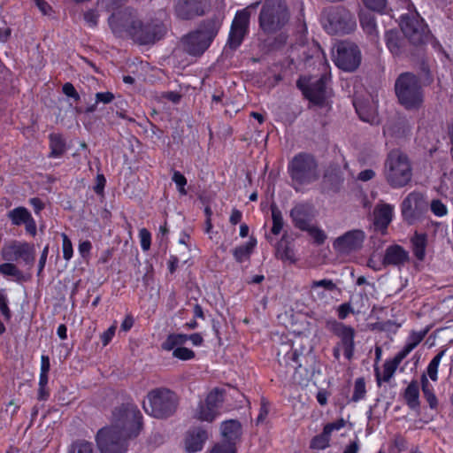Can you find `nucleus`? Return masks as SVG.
Wrapping results in <instances>:
<instances>
[{
    "mask_svg": "<svg viewBox=\"0 0 453 453\" xmlns=\"http://www.w3.org/2000/svg\"><path fill=\"white\" fill-rule=\"evenodd\" d=\"M409 253L402 246L395 244L387 248L384 257V265H403L409 261Z\"/></svg>",
    "mask_w": 453,
    "mask_h": 453,
    "instance_id": "obj_25",
    "label": "nucleus"
},
{
    "mask_svg": "<svg viewBox=\"0 0 453 453\" xmlns=\"http://www.w3.org/2000/svg\"><path fill=\"white\" fill-rule=\"evenodd\" d=\"M224 401L222 391L218 388L208 393L204 401H201L196 411L195 417L198 420L211 423L219 415V410Z\"/></svg>",
    "mask_w": 453,
    "mask_h": 453,
    "instance_id": "obj_11",
    "label": "nucleus"
},
{
    "mask_svg": "<svg viewBox=\"0 0 453 453\" xmlns=\"http://www.w3.org/2000/svg\"><path fill=\"white\" fill-rule=\"evenodd\" d=\"M62 91L66 96L73 98L76 102L81 98L76 88L71 82H65L62 87Z\"/></svg>",
    "mask_w": 453,
    "mask_h": 453,
    "instance_id": "obj_58",
    "label": "nucleus"
},
{
    "mask_svg": "<svg viewBox=\"0 0 453 453\" xmlns=\"http://www.w3.org/2000/svg\"><path fill=\"white\" fill-rule=\"evenodd\" d=\"M330 82L331 75L328 73H323L318 79L301 75L296 81V87L311 104L322 108L333 95Z\"/></svg>",
    "mask_w": 453,
    "mask_h": 453,
    "instance_id": "obj_4",
    "label": "nucleus"
},
{
    "mask_svg": "<svg viewBox=\"0 0 453 453\" xmlns=\"http://www.w3.org/2000/svg\"><path fill=\"white\" fill-rule=\"evenodd\" d=\"M178 404L177 394L167 388L161 387L149 391L143 408L154 418H166L175 413Z\"/></svg>",
    "mask_w": 453,
    "mask_h": 453,
    "instance_id": "obj_5",
    "label": "nucleus"
},
{
    "mask_svg": "<svg viewBox=\"0 0 453 453\" xmlns=\"http://www.w3.org/2000/svg\"><path fill=\"white\" fill-rule=\"evenodd\" d=\"M395 95L399 103L406 110L418 109L424 101V93L419 79L411 73L398 76L395 84Z\"/></svg>",
    "mask_w": 453,
    "mask_h": 453,
    "instance_id": "obj_6",
    "label": "nucleus"
},
{
    "mask_svg": "<svg viewBox=\"0 0 453 453\" xmlns=\"http://www.w3.org/2000/svg\"><path fill=\"white\" fill-rule=\"evenodd\" d=\"M443 355L444 351H440L432 358V360L427 365V374L429 378L434 381H436L438 380V367L440 365Z\"/></svg>",
    "mask_w": 453,
    "mask_h": 453,
    "instance_id": "obj_42",
    "label": "nucleus"
},
{
    "mask_svg": "<svg viewBox=\"0 0 453 453\" xmlns=\"http://www.w3.org/2000/svg\"><path fill=\"white\" fill-rule=\"evenodd\" d=\"M394 207L389 203L378 205L374 210V225L380 229H387L393 219Z\"/></svg>",
    "mask_w": 453,
    "mask_h": 453,
    "instance_id": "obj_27",
    "label": "nucleus"
},
{
    "mask_svg": "<svg viewBox=\"0 0 453 453\" xmlns=\"http://www.w3.org/2000/svg\"><path fill=\"white\" fill-rule=\"evenodd\" d=\"M430 209L437 217H443L448 213L447 206L440 199L432 200Z\"/></svg>",
    "mask_w": 453,
    "mask_h": 453,
    "instance_id": "obj_53",
    "label": "nucleus"
},
{
    "mask_svg": "<svg viewBox=\"0 0 453 453\" xmlns=\"http://www.w3.org/2000/svg\"><path fill=\"white\" fill-rule=\"evenodd\" d=\"M304 231L308 232L316 245H322L326 239L325 232L317 226L310 225Z\"/></svg>",
    "mask_w": 453,
    "mask_h": 453,
    "instance_id": "obj_46",
    "label": "nucleus"
},
{
    "mask_svg": "<svg viewBox=\"0 0 453 453\" xmlns=\"http://www.w3.org/2000/svg\"><path fill=\"white\" fill-rule=\"evenodd\" d=\"M237 449H234L233 446L216 444L210 453H236Z\"/></svg>",
    "mask_w": 453,
    "mask_h": 453,
    "instance_id": "obj_64",
    "label": "nucleus"
},
{
    "mask_svg": "<svg viewBox=\"0 0 453 453\" xmlns=\"http://www.w3.org/2000/svg\"><path fill=\"white\" fill-rule=\"evenodd\" d=\"M207 438V431L202 427H194L188 430L185 437L186 450L188 453L201 451Z\"/></svg>",
    "mask_w": 453,
    "mask_h": 453,
    "instance_id": "obj_24",
    "label": "nucleus"
},
{
    "mask_svg": "<svg viewBox=\"0 0 453 453\" xmlns=\"http://www.w3.org/2000/svg\"><path fill=\"white\" fill-rule=\"evenodd\" d=\"M327 329L340 339L338 344L343 349L344 357L351 360L355 353V329L335 319L327 322Z\"/></svg>",
    "mask_w": 453,
    "mask_h": 453,
    "instance_id": "obj_12",
    "label": "nucleus"
},
{
    "mask_svg": "<svg viewBox=\"0 0 453 453\" xmlns=\"http://www.w3.org/2000/svg\"><path fill=\"white\" fill-rule=\"evenodd\" d=\"M187 342L186 334H170L166 339L162 342V349L171 351L178 347H181Z\"/></svg>",
    "mask_w": 453,
    "mask_h": 453,
    "instance_id": "obj_37",
    "label": "nucleus"
},
{
    "mask_svg": "<svg viewBox=\"0 0 453 453\" xmlns=\"http://www.w3.org/2000/svg\"><path fill=\"white\" fill-rule=\"evenodd\" d=\"M399 363L395 359H387L383 365V372L382 375L378 367H375V379L378 387L382 385V382H388L390 379L394 376L397 367L399 366Z\"/></svg>",
    "mask_w": 453,
    "mask_h": 453,
    "instance_id": "obj_31",
    "label": "nucleus"
},
{
    "mask_svg": "<svg viewBox=\"0 0 453 453\" xmlns=\"http://www.w3.org/2000/svg\"><path fill=\"white\" fill-rule=\"evenodd\" d=\"M175 16L181 20H191L205 15L211 9V0H175Z\"/></svg>",
    "mask_w": 453,
    "mask_h": 453,
    "instance_id": "obj_15",
    "label": "nucleus"
},
{
    "mask_svg": "<svg viewBox=\"0 0 453 453\" xmlns=\"http://www.w3.org/2000/svg\"><path fill=\"white\" fill-rule=\"evenodd\" d=\"M346 426V421L343 418L337 419L334 422L327 423L324 426L323 429L326 431V434H328L330 436L334 431H339Z\"/></svg>",
    "mask_w": 453,
    "mask_h": 453,
    "instance_id": "obj_56",
    "label": "nucleus"
},
{
    "mask_svg": "<svg viewBox=\"0 0 453 453\" xmlns=\"http://www.w3.org/2000/svg\"><path fill=\"white\" fill-rule=\"evenodd\" d=\"M106 185V178L103 173H97L94 191L97 195H103Z\"/></svg>",
    "mask_w": 453,
    "mask_h": 453,
    "instance_id": "obj_61",
    "label": "nucleus"
},
{
    "mask_svg": "<svg viewBox=\"0 0 453 453\" xmlns=\"http://www.w3.org/2000/svg\"><path fill=\"white\" fill-rule=\"evenodd\" d=\"M365 234L363 230L354 229L337 237L333 242L334 249L340 253H349L359 250L365 241Z\"/></svg>",
    "mask_w": 453,
    "mask_h": 453,
    "instance_id": "obj_19",
    "label": "nucleus"
},
{
    "mask_svg": "<svg viewBox=\"0 0 453 453\" xmlns=\"http://www.w3.org/2000/svg\"><path fill=\"white\" fill-rule=\"evenodd\" d=\"M429 331V328H426L422 331H411L407 337L406 343L412 345V348L415 349L426 337Z\"/></svg>",
    "mask_w": 453,
    "mask_h": 453,
    "instance_id": "obj_48",
    "label": "nucleus"
},
{
    "mask_svg": "<svg viewBox=\"0 0 453 453\" xmlns=\"http://www.w3.org/2000/svg\"><path fill=\"white\" fill-rule=\"evenodd\" d=\"M412 345H410L409 343L404 344L403 349L398 351L393 358H395L399 364L402 363V361L413 350Z\"/></svg>",
    "mask_w": 453,
    "mask_h": 453,
    "instance_id": "obj_63",
    "label": "nucleus"
},
{
    "mask_svg": "<svg viewBox=\"0 0 453 453\" xmlns=\"http://www.w3.org/2000/svg\"><path fill=\"white\" fill-rule=\"evenodd\" d=\"M269 413V403L265 397L261 399V404L259 409L258 416L256 419V425L258 426L265 422Z\"/></svg>",
    "mask_w": 453,
    "mask_h": 453,
    "instance_id": "obj_55",
    "label": "nucleus"
},
{
    "mask_svg": "<svg viewBox=\"0 0 453 453\" xmlns=\"http://www.w3.org/2000/svg\"><path fill=\"white\" fill-rule=\"evenodd\" d=\"M384 176L392 188L407 186L412 178V167L407 155L400 150H391L385 161Z\"/></svg>",
    "mask_w": 453,
    "mask_h": 453,
    "instance_id": "obj_2",
    "label": "nucleus"
},
{
    "mask_svg": "<svg viewBox=\"0 0 453 453\" xmlns=\"http://www.w3.org/2000/svg\"><path fill=\"white\" fill-rule=\"evenodd\" d=\"M296 227L305 230L311 224L314 218V207L309 203H299L290 212Z\"/></svg>",
    "mask_w": 453,
    "mask_h": 453,
    "instance_id": "obj_22",
    "label": "nucleus"
},
{
    "mask_svg": "<svg viewBox=\"0 0 453 453\" xmlns=\"http://www.w3.org/2000/svg\"><path fill=\"white\" fill-rule=\"evenodd\" d=\"M353 105L361 120L371 124L378 122L377 112L368 102L355 99L353 101Z\"/></svg>",
    "mask_w": 453,
    "mask_h": 453,
    "instance_id": "obj_28",
    "label": "nucleus"
},
{
    "mask_svg": "<svg viewBox=\"0 0 453 453\" xmlns=\"http://www.w3.org/2000/svg\"><path fill=\"white\" fill-rule=\"evenodd\" d=\"M412 252L415 257L423 261L426 256V237L425 234H418L411 239Z\"/></svg>",
    "mask_w": 453,
    "mask_h": 453,
    "instance_id": "obj_38",
    "label": "nucleus"
},
{
    "mask_svg": "<svg viewBox=\"0 0 453 453\" xmlns=\"http://www.w3.org/2000/svg\"><path fill=\"white\" fill-rule=\"evenodd\" d=\"M163 36V27L153 23H143L137 19L128 37L140 45L154 43Z\"/></svg>",
    "mask_w": 453,
    "mask_h": 453,
    "instance_id": "obj_16",
    "label": "nucleus"
},
{
    "mask_svg": "<svg viewBox=\"0 0 453 453\" xmlns=\"http://www.w3.org/2000/svg\"><path fill=\"white\" fill-rule=\"evenodd\" d=\"M115 332L116 326L112 325L100 335V339L104 347L107 346L111 342L115 335Z\"/></svg>",
    "mask_w": 453,
    "mask_h": 453,
    "instance_id": "obj_59",
    "label": "nucleus"
},
{
    "mask_svg": "<svg viewBox=\"0 0 453 453\" xmlns=\"http://www.w3.org/2000/svg\"><path fill=\"white\" fill-rule=\"evenodd\" d=\"M61 238L63 258L65 261H70L71 258L73 257V248L72 241L65 233L61 234Z\"/></svg>",
    "mask_w": 453,
    "mask_h": 453,
    "instance_id": "obj_47",
    "label": "nucleus"
},
{
    "mask_svg": "<svg viewBox=\"0 0 453 453\" xmlns=\"http://www.w3.org/2000/svg\"><path fill=\"white\" fill-rule=\"evenodd\" d=\"M311 288H323L326 290L333 291L336 288L335 283L329 279H323L319 280H313L311 285Z\"/></svg>",
    "mask_w": 453,
    "mask_h": 453,
    "instance_id": "obj_57",
    "label": "nucleus"
},
{
    "mask_svg": "<svg viewBox=\"0 0 453 453\" xmlns=\"http://www.w3.org/2000/svg\"><path fill=\"white\" fill-rule=\"evenodd\" d=\"M7 218L12 226H24L26 233L35 237L37 234V225L31 212L24 206H18L7 212Z\"/></svg>",
    "mask_w": 453,
    "mask_h": 453,
    "instance_id": "obj_20",
    "label": "nucleus"
},
{
    "mask_svg": "<svg viewBox=\"0 0 453 453\" xmlns=\"http://www.w3.org/2000/svg\"><path fill=\"white\" fill-rule=\"evenodd\" d=\"M403 396L410 409L416 410L419 407V385L417 380L411 381L404 389Z\"/></svg>",
    "mask_w": 453,
    "mask_h": 453,
    "instance_id": "obj_32",
    "label": "nucleus"
},
{
    "mask_svg": "<svg viewBox=\"0 0 453 453\" xmlns=\"http://www.w3.org/2000/svg\"><path fill=\"white\" fill-rule=\"evenodd\" d=\"M360 25L364 32L370 36L377 37L378 30L375 16L370 12H363L359 14Z\"/></svg>",
    "mask_w": 453,
    "mask_h": 453,
    "instance_id": "obj_35",
    "label": "nucleus"
},
{
    "mask_svg": "<svg viewBox=\"0 0 453 453\" xmlns=\"http://www.w3.org/2000/svg\"><path fill=\"white\" fill-rule=\"evenodd\" d=\"M114 94L106 91V92H97L96 94V104H98L99 103H103L104 104H110L114 99Z\"/></svg>",
    "mask_w": 453,
    "mask_h": 453,
    "instance_id": "obj_60",
    "label": "nucleus"
},
{
    "mask_svg": "<svg viewBox=\"0 0 453 453\" xmlns=\"http://www.w3.org/2000/svg\"><path fill=\"white\" fill-rule=\"evenodd\" d=\"M422 196L418 192H411L401 203V211L404 219H412L415 216V209L420 203Z\"/></svg>",
    "mask_w": 453,
    "mask_h": 453,
    "instance_id": "obj_30",
    "label": "nucleus"
},
{
    "mask_svg": "<svg viewBox=\"0 0 453 453\" xmlns=\"http://www.w3.org/2000/svg\"><path fill=\"white\" fill-rule=\"evenodd\" d=\"M181 43L184 51L195 57L201 56L211 46L196 30L184 35Z\"/></svg>",
    "mask_w": 453,
    "mask_h": 453,
    "instance_id": "obj_21",
    "label": "nucleus"
},
{
    "mask_svg": "<svg viewBox=\"0 0 453 453\" xmlns=\"http://www.w3.org/2000/svg\"><path fill=\"white\" fill-rule=\"evenodd\" d=\"M220 24L215 19H208L201 22L196 31L208 42L210 44L217 36Z\"/></svg>",
    "mask_w": 453,
    "mask_h": 453,
    "instance_id": "obj_29",
    "label": "nucleus"
},
{
    "mask_svg": "<svg viewBox=\"0 0 453 453\" xmlns=\"http://www.w3.org/2000/svg\"><path fill=\"white\" fill-rule=\"evenodd\" d=\"M28 203L33 207L35 215H40L45 208V203L39 197H32L28 200Z\"/></svg>",
    "mask_w": 453,
    "mask_h": 453,
    "instance_id": "obj_62",
    "label": "nucleus"
},
{
    "mask_svg": "<svg viewBox=\"0 0 453 453\" xmlns=\"http://www.w3.org/2000/svg\"><path fill=\"white\" fill-rule=\"evenodd\" d=\"M92 249L93 245L89 240L80 241L78 252L82 260L88 261L90 259Z\"/></svg>",
    "mask_w": 453,
    "mask_h": 453,
    "instance_id": "obj_49",
    "label": "nucleus"
},
{
    "mask_svg": "<svg viewBox=\"0 0 453 453\" xmlns=\"http://www.w3.org/2000/svg\"><path fill=\"white\" fill-rule=\"evenodd\" d=\"M399 26L409 42L416 47L425 45L430 37L428 27L418 12L402 14Z\"/></svg>",
    "mask_w": 453,
    "mask_h": 453,
    "instance_id": "obj_7",
    "label": "nucleus"
},
{
    "mask_svg": "<svg viewBox=\"0 0 453 453\" xmlns=\"http://www.w3.org/2000/svg\"><path fill=\"white\" fill-rule=\"evenodd\" d=\"M361 63L359 48L352 42H342L337 46V54L334 64L346 72L355 71Z\"/></svg>",
    "mask_w": 453,
    "mask_h": 453,
    "instance_id": "obj_14",
    "label": "nucleus"
},
{
    "mask_svg": "<svg viewBox=\"0 0 453 453\" xmlns=\"http://www.w3.org/2000/svg\"><path fill=\"white\" fill-rule=\"evenodd\" d=\"M50 152L49 157L58 158L65 152V141L59 134H50L49 136Z\"/></svg>",
    "mask_w": 453,
    "mask_h": 453,
    "instance_id": "obj_34",
    "label": "nucleus"
},
{
    "mask_svg": "<svg viewBox=\"0 0 453 453\" xmlns=\"http://www.w3.org/2000/svg\"><path fill=\"white\" fill-rule=\"evenodd\" d=\"M257 239L251 236L246 243L235 247L233 250V257L235 261L242 263L249 260L255 247L257 246Z\"/></svg>",
    "mask_w": 453,
    "mask_h": 453,
    "instance_id": "obj_33",
    "label": "nucleus"
},
{
    "mask_svg": "<svg viewBox=\"0 0 453 453\" xmlns=\"http://www.w3.org/2000/svg\"><path fill=\"white\" fill-rule=\"evenodd\" d=\"M0 312L6 321L12 319V311L8 306V298L3 289H0Z\"/></svg>",
    "mask_w": 453,
    "mask_h": 453,
    "instance_id": "obj_52",
    "label": "nucleus"
},
{
    "mask_svg": "<svg viewBox=\"0 0 453 453\" xmlns=\"http://www.w3.org/2000/svg\"><path fill=\"white\" fill-rule=\"evenodd\" d=\"M172 180L175 183L176 188L180 196H186L188 194L186 189L188 180L184 174L180 171L174 170L172 175Z\"/></svg>",
    "mask_w": 453,
    "mask_h": 453,
    "instance_id": "obj_44",
    "label": "nucleus"
},
{
    "mask_svg": "<svg viewBox=\"0 0 453 453\" xmlns=\"http://www.w3.org/2000/svg\"><path fill=\"white\" fill-rule=\"evenodd\" d=\"M139 238L141 248L143 251H148L151 246V234L147 228L139 230Z\"/></svg>",
    "mask_w": 453,
    "mask_h": 453,
    "instance_id": "obj_51",
    "label": "nucleus"
},
{
    "mask_svg": "<svg viewBox=\"0 0 453 453\" xmlns=\"http://www.w3.org/2000/svg\"><path fill=\"white\" fill-rule=\"evenodd\" d=\"M66 453H95V451L92 442L78 439L71 443Z\"/></svg>",
    "mask_w": 453,
    "mask_h": 453,
    "instance_id": "obj_39",
    "label": "nucleus"
},
{
    "mask_svg": "<svg viewBox=\"0 0 453 453\" xmlns=\"http://www.w3.org/2000/svg\"><path fill=\"white\" fill-rule=\"evenodd\" d=\"M421 389L425 399L428 403L431 409H434L438 405V400L434 394L433 385L429 382L426 374H422L420 378Z\"/></svg>",
    "mask_w": 453,
    "mask_h": 453,
    "instance_id": "obj_36",
    "label": "nucleus"
},
{
    "mask_svg": "<svg viewBox=\"0 0 453 453\" xmlns=\"http://www.w3.org/2000/svg\"><path fill=\"white\" fill-rule=\"evenodd\" d=\"M113 424L101 428L96 436L101 453H126L128 440L136 438L142 428V414L136 405L123 403L114 409Z\"/></svg>",
    "mask_w": 453,
    "mask_h": 453,
    "instance_id": "obj_1",
    "label": "nucleus"
},
{
    "mask_svg": "<svg viewBox=\"0 0 453 453\" xmlns=\"http://www.w3.org/2000/svg\"><path fill=\"white\" fill-rule=\"evenodd\" d=\"M83 18L89 27H96L98 24L99 14L94 9H89L84 12Z\"/></svg>",
    "mask_w": 453,
    "mask_h": 453,
    "instance_id": "obj_54",
    "label": "nucleus"
},
{
    "mask_svg": "<svg viewBox=\"0 0 453 453\" xmlns=\"http://www.w3.org/2000/svg\"><path fill=\"white\" fill-rule=\"evenodd\" d=\"M363 3L367 9L379 13H383L387 6V0H363Z\"/></svg>",
    "mask_w": 453,
    "mask_h": 453,
    "instance_id": "obj_50",
    "label": "nucleus"
},
{
    "mask_svg": "<svg viewBox=\"0 0 453 453\" xmlns=\"http://www.w3.org/2000/svg\"><path fill=\"white\" fill-rule=\"evenodd\" d=\"M5 260L21 259L25 265L32 266L35 260V248L33 243L27 242H12L2 251Z\"/></svg>",
    "mask_w": 453,
    "mask_h": 453,
    "instance_id": "obj_18",
    "label": "nucleus"
},
{
    "mask_svg": "<svg viewBox=\"0 0 453 453\" xmlns=\"http://www.w3.org/2000/svg\"><path fill=\"white\" fill-rule=\"evenodd\" d=\"M258 25L266 35H273L283 26V1L265 0L259 16Z\"/></svg>",
    "mask_w": 453,
    "mask_h": 453,
    "instance_id": "obj_8",
    "label": "nucleus"
},
{
    "mask_svg": "<svg viewBox=\"0 0 453 453\" xmlns=\"http://www.w3.org/2000/svg\"><path fill=\"white\" fill-rule=\"evenodd\" d=\"M288 172L293 181L298 184L309 183L316 177L317 162L312 156L300 153L288 164Z\"/></svg>",
    "mask_w": 453,
    "mask_h": 453,
    "instance_id": "obj_9",
    "label": "nucleus"
},
{
    "mask_svg": "<svg viewBox=\"0 0 453 453\" xmlns=\"http://www.w3.org/2000/svg\"><path fill=\"white\" fill-rule=\"evenodd\" d=\"M137 12L130 7L113 12L108 19L109 26L115 36L128 37L137 20Z\"/></svg>",
    "mask_w": 453,
    "mask_h": 453,
    "instance_id": "obj_10",
    "label": "nucleus"
},
{
    "mask_svg": "<svg viewBox=\"0 0 453 453\" xmlns=\"http://www.w3.org/2000/svg\"><path fill=\"white\" fill-rule=\"evenodd\" d=\"M366 395V384L364 377L357 378L354 382L353 394L350 402L357 403Z\"/></svg>",
    "mask_w": 453,
    "mask_h": 453,
    "instance_id": "obj_40",
    "label": "nucleus"
},
{
    "mask_svg": "<svg viewBox=\"0 0 453 453\" xmlns=\"http://www.w3.org/2000/svg\"><path fill=\"white\" fill-rule=\"evenodd\" d=\"M220 428L224 441L219 444L233 446L234 449H236V442L242 434V427L240 421L237 419L226 420L222 422Z\"/></svg>",
    "mask_w": 453,
    "mask_h": 453,
    "instance_id": "obj_23",
    "label": "nucleus"
},
{
    "mask_svg": "<svg viewBox=\"0 0 453 453\" xmlns=\"http://www.w3.org/2000/svg\"><path fill=\"white\" fill-rule=\"evenodd\" d=\"M331 436L326 434L323 429L319 434L315 435L310 441V448L311 449H325L329 447Z\"/></svg>",
    "mask_w": 453,
    "mask_h": 453,
    "instance_id": "obj_41",
    "label": "nucleus"
},
{
    "mask_svg": "<svg viewBox=\"0 0 453 453\" xmlns=\"http://www.w3.org/2000/svg\"><path fill=\"white\" fill-rule=\"evenodd\" d=\"M324 30L331 35H343L353 32L357 27L355 16L341 5L325 8L320 15Z\"/></svg>",
    "mask_w": 453,
    "mask_h": 453,
    "instance_id": "obj_3",
    "label": "nucleus"
},
{
    "mask_svg": "<svg viewBox=\"0 0 453 453\" xmlns=\"http://www.w3.org/2000/svg\"><path fill=\"white\" fill-rule=\"evenodd\" d=\"M385 42L392 55L401 57L405 54V42L400 37L396 30L390 29L386 31Z\"/></svg>",
    "mask_w": 453,
    "mask_h": 453,
    "instance_id": "obj_26",
    "label": "nucleus"
},
{
    "mask_svg": "<svg viewBox=\"0 0 453 453\" xmlns=\"http://www.w3.org/2000/svg\"><path fill=\"white\" fill-rule=\"evenodd\" d=\"M0 273L4 276L15 277L19 280L23 278L22 272L12 263L1 264Z\"/></svg>",
    "mask_w": 453,
    "mask_h": 453,
    "instance_id": "obj_43",
    "label": "nucleus"
},
{
    "mask_svg": "<svg viewBox=\"0 0 453 453\" xmlns=\"http://www.w3.org/2000/svg\"><path fill=\"white\" fill-rule=\"evenodd\" d=\"M250 17V14L248 9L236 12L227 39V44L230 49L236 50L242 43L245 35L249 32Z\"/></svg>",
    "mask_w": 453,
    "mask_h": 453,
    "instance_id": "obj_17",
    "label": "nucleus"
},
{
    "mask_svg": "<svg viewBox=\"0 0 453 453\" xmlns=\"http://www.w3.org/2000/svg\"><path fill=\"white\" fill-rule=\"evenodd\" d=\"M173 357L181 361L192 360L196 357V353L191 349L181 347L175 348L173 351Z\"/></svg>",
    "mask_w": 453,
    "mask_h": 453,
    "instance_id": "obj_45",
    "label": "nucleus"
},
{
    "mask_svg": "<svg viewBox=\"0 0 453 453\" xmlns=\"http://www.w3.org/2000/svg\"><path fill=\"white\" fill-rule=\"evenodd\" d=\"M273 226L268 232H265V239L274 250L277 259L283 260V216L281 211L275 203H271Z\"/></svg>",
    "mask_w": 453,
    "mask_h": 453,
    "instance_id": "obj_13",
    "label": "nucleus"
}]
</instances>
